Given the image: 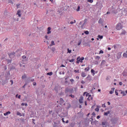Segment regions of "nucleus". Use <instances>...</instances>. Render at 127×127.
I'll return each instance as SVG.
<instances>
[{
	"label": "nucleus",
	"instance_id": "2",
	"mask_svg": "<svg viewBox=\"0 0 127 127\" xmlns=\"http://www.w3.org/2000/svg\"><path fill=\"white\" fill-rule=\"evenodd\" d=\"M122 28H123V27H122V24L121 23H118L116 25V29L117 30H121Z\"/></svg>",
	"mask_w": 127,
	"mask_h": 127
},
{
	"label": "nucleus",
	"instance_id": "38",
	"mask_svg": "<svg viewBox=\"0 0 127 127\" xmlns=\"http://www.w3.org/2000/svg\"><path fill=\"white\" fill-rule=\"evenodd\" d=\"M74 61H75V59H73L69 61V62H70L71 63H72V62H74Z\"/></svg>",
	"mask_w": 127,
	"mask_h": 127
},
{
	"label": "nucleus",
	"instance_id": "43",
	"mask_svg": "<svg viewBox=\"0 0 127 127\" xmlns=\"http://www.w3.org/2000/svg\"><path fill=\"white\" fill-rule=\"evenodd\" d=\"M87 1L88 2H90V3H92L93 2V0H87Z\"/></svg>",
	"mask_w": 127,
	"mask_h": 127
},
{
	"label": "nucleus",
	"instance_id": "20",
	"mask_svg": "<svg viewBox=\"0 0 127 127\" xmlns=\"http://www.w3.org/2000/svg\"><path fill=\"white\" fill-rule=\"evenodd\" d=\"M84 59H85L84 57H82L81 58H80V60H79L80 63H83V60H84Z\"/></svg>",
	"mask_w": 127,
	"mask_h": 127
},
{
	"label": "nucleus",
	"instance_id": "6",
	"mask_svg": "<svg viewBox=\"0 0 127 127\" xmlns=\"http://www.w3.org/2000/svg\"><path fill=\"white\" fill-rule=\"evenodd\" d=\"M51 27H49L47 29V34H50L51 33Z\"/></svg>",
	"mask_w": 127,
	"mask_h": 127
},
{
	"label": "nucleus",
	"instance_id": "4",
	"mask_svg": "<svg viewBox=\"0 0 127 127\" xmlns=\"http://www.w3.org/2000/svg\"><path fill=\"white\" fill-rule=\"evenodd\" d=\"M98 23H99V24H102L103 23H104V19L102 18L99 19L98 21Z\"/></svg>",
	"mask_w": 127,
	"mask_h": 127
},
{
	"label": "nucleus",
	"instance_id": "48",
	"mask_svg": "<svg viewBox=\"0 0 127 127\" xmlns=\"http://www.w3.org/2000/svg\"><path fill=\"white\" fill-rule=\"evenodd\" d=\"M8 63H11V60H7Z\"/></svg>",
	"mask_w": 127,
	"mask_h": 127
},
{
	"label": "nucleus",
	"instance_id": "10",
	"mask_svg": "<svg viewBox=\"0 0 127 127\" xmlns=\"http://www.w3.org/2000/svg\"><path fill=\"white\" fill-rule=\"evenodd\" d=\"M98 123V121L96 120H95L94 121H92L91 122V124L92 126H94V125H96Z\"/></svg>",
	"mask_w": 127,
	"mask_h": 127
},
{
	"label": "nucleus",
	"instance_id": "46",
	"mask_svg": "<svg viewBox=\"0 0 127 127\" xmlns=\"http://www.w3.org/2000/svg\"><path fill=\"white\" fill-rule=\"evenodd\" d=\"M101 58L100 57H99V56H96V60H99V59H100Z\"/></svg>",
	"mask_w": 127,
	"mask_h": 127
},
{
	"label": "nucleus",
	"instance_id": "61",
	"mask_svg": "<svg viewBox=\"0 0 127 127\" xmlns=\"http://www.w3.org/2000/svg\"><path fill=\"white\" fill-rule=\"evenodd\" d=\"M10 82L11 83V85L13 84V81L12 80H10Z\"/></svg>",
	"mask_w": 127,
	"mask_h": 127
},
{
	"label": "nucleus",
	"instance_id": "3",
	"mask_svg": "<svg viewBox=\"0 0 127 127\" xmlns=\"http://www.w3.org/2000/svg\"><path fill=\"white\" fill-rule=\"evenodd\" d=\"M122 12L123 15H127V8H123Z\"/></svg>",
	"mask_w": 127,
	"mask_h": 127
},
{
	"label": "nucleus",
	"instance_id": "52",
	"mask_svg": "<svg viewBox=\"0 0 127 127\" xmlns=\"http://www.w3.org/2000/svg\"><path fill=\"white\" fill-rule=\"evenodd\" d=\"M19 5H20V4H16V6H17V8H18L19 7Z\"/></svg>",
	"mask_w": 127,
	"mask_h": 127
},
{
	"label": "nucleus",
	"instance_id": "40",
	"mask_svg": "<svg viewBox=\"0 0 127 127\" xmlns=\"http://www.w3.org/2000/svg\"><path fill=\"white\" fill-rule=\"evenodd\" d=\"M103 53H104V51L100 50L99 52V54H103Z\"/></svg>",
	"mask_w": 127,
	"mask_h": 127
},
{
	"label": "nucleus",
	"instance_id": "7",
	"mask_svg": "<svg viewBox=\"0 0 127 127\" xmlns=\"http://www.w3.org/2000/svg\"><path fill=\"white\" fill-rule=\"evenodd\" d=\"M121 54L120 53L117 54V55H116V57H117L116 60H118L120 59L121 58Z\"/></svg>",
	"mask_w": 127,
	"mask_h": 127
},
{
	"label": "nucleus",
	"instance_id": "17",
	"mask_svg": "<svg viewBox=\"0 0 127 127\" xmlns=\"http://www.w3.org/2000/svg\"><path fill=\"white\" fill-rule=\"evenodd\" d=\"M53 127H62L60 125H58V124L55 123V126H54Z\"/></svg>",
	"mask_w": 127,
	"mask_h": 127
},
{
	"label": "nucleus",
	"instance_id": "32",
	"mask_svg": "<svg viewBox=\"0 0 127 127\" xmlns=\"http://www.w3.org/2000/svg\"><path fill=\"white\" fill-rule=\"evenodd\" d=\"M115 94L116 96H119V93H118V90H115Z\"/></svg>",
	"mask_w": 127,
	"mask_h": 127
},
{
	"label": "nucleus",
	"instance_id": "18",
	"mask_svg": "<svg viewBox=\"0 0 127 127\" xmlns=\"http://www.w3.org/2000/svg\"><path fill=\"white\" fill-rule=\"evenodd\" d=\"M81 76L84 78L85 77H86V73H85V72H82L81 73Z\"/></svg>",
	"mask_w": 127,
	"mask_h": 127
},
{
	"label": "nucleus",
	"instance_id": "25",
	"mask_svg": "<svg viewBox=\"0 0 127 127\" xmlns=\"http://www.w3.org/2000/svg\"><path fill=\"white\" fill-rule=\"evenodd\" d=\"M51 50H52V51H53V52H55V51L56 50V49H55V47H52V48H51Z\"/></svg>",
	"mask_w": 127,
	"mask_h": 127
},
{
	"label": "nucleus",
	"instance_id": "62",
	"mask_svg": "<svg viewBox=\"0 0 127 127\" xmlns=\"http://www.w3.org/2000/svg\"><path fill=\"white\" fill-rule=\"evenodd\" d=\"M22 58L23 59H25V58H26V57L25 56H23Z\"/></svg>",
	"mask_w": 127,
	"mask_h": 127
},
{
	"label": "nucleus",
	"instance_id": "9",
	"mask_svg": "<svg viewBox=\"0 0 127 127\" xmlns=\"http://www.w3.org/2000/svg\"><path fill=\"white\" fill-rule=\"evenodd\" d=\"M127 32L125 30H123L122 32L121 33L120 35H126Z\"/></svg>",
	"mask_w": 127,
	"mask_h": 127
},
{
	"label": "nucleus",
	"instance_id": "47",
	"mask_svg": "<svg viewBox=\"0 0 127 127\" xmlns=\"http://www.w3.org/2000/svg\"><path fill=\"white\" fill-rule=\"evenodd\" d=\"M25 78H26V75H23L22 76V79H25Z\"/></svg>",
	"mask_w": 127,
	"mask_h": 127
},
{
	"label": "nucleus",
	"instance_id": "37",
	"mask_svg": "<svg viewBox=\"0 0 127 127\" xmlns=\"http://www.w3.org/2000/svg\"><path fill=\"white\" fill-rule=\"evenodd\" d=\"M76 11H80V6H78Z\"/></svg>",
	"mask_w": 127,
	"mask_h": 127
},
{
	"label": "nucleus",
	"instance_id": "44",
	"mask_svg": "<svg viewBox=\"0 0 127 127\" xmlns=\"http://www.w3.org/2000/svg\"><path fill=\"white\" fill-rule=\"evenodd\" d=\"M15 67L14 66H12L10 68V70H15Z\"/></svg>",
	"mask_w": 127,
	"mask_h": 127
},
{
	"label": "nucleus",
	"instance_id": "28",
	"mask_svg": "<svg viewBox=\"0 0 127 127\" xmlns=\"http://www.w3.org/2000/svg\"><path fill=\"white\" fill-rule=\"evenodd\" d=\"M81 42H82V40H80L78 41V46L81 45Z\"/></svg>",
	"mask_w": 127,
	"mask_h": 127
},
{
	"label": "nucleus",
	"instance_id": "27",
	"mask_svg": "<svg viewBox=\"0 0 127 127\" xmlns=\"http://www.w3.org/2000/svg\"><path fill=\"white\" fill-rule=\"evenodd\" d=\"M98 38H100V39H103V36H101L100 35H98Z\"/></svg>",
	"mask_w": 127,
	"mask_h": 127
},
{
	"label": "nucleus",
	"instance_id": "14",
	"mask_svg": "<svg viewBox=\"0 0 127 127\" xmlns=\"http://www.w3.org/2000/svg\"><path fill=\"white\" fill-rule=\"evenodd\" d=\"M8 115H10V111H8L5 113H4V116H8Z\"/></svg>",
	"mask_w": 127,
	"mask_h": 127
},
{
	"label": "nucleus",
	"instance_id": "23",
	"mask_svg": "<svg viewBox=\"0 0 127 127\" xmlns=\"http://www.w3.org/2000/svg\"><path fill=\"white\" fill-rule=\"evenodd\" d=\"M123 57H124L125 58H127V54L126 53H124Z\"/></svg>",
	"mask_w": 127,
	"mask_h": 127
},
{
	"label": "nucleus",
	"instance_id": "55",
	"mask_svg": "<svg viewBox=\"0 0 127 127\" xmlns=\"http://www.w3.org/2000/svg\"><path fill=\"white\" fill-rule=\"evenodd\" d=\"M69 97H72V98H74V95H72V94L69 95Z\"/></svg>",
	"mask_w": 127,
	"mask_h": 127
},
{
	"label": "nucleus",
	"instance_id": "39",
	"mask_svg": "<svg viewBox=\"0 0 127 127\" xmlns=\"http://www.w3.org/2000/svg\"><path fill=\"white\" fill-rule=\"evenodd\" d=\"M21 11L20 10H18V11H17V15L20 14Z\"/></svg>",
	"mask_w": 127,
	"mask_h": 127
},
{
	"label": "nucleus",
	"instance_id": "64",
	"mask_svg": "<svg viewBox=\"0 0 127 127\" xmlns=\"http://www.w3.org/2000/svg\"><path fill=\"white\" fill-rule=\"evenodd\" d=\"M27 84L25 83L24 85L23 86V88H25V86H26Z\"/></svg>",
	"mask_w": 127,
	"mask_h": 127
},
{
	"label": "nucleus",
	"instance_id": "41",
	"mask_svg": "<svg viewBox=\"0 0 127 127\" xmlns=\"http://www.w3.org/2000/svg\"><path fill=\"white\" fill-rule=\"evenodd\" d=\"M70 81L71 84H73V83H74V80L73 79H70Z\"/></svg>",
	"mask_w": 127,
	"mask_h": 127
},
{
	"label": "nucleus",
	"instance_id": "16",
	"mask_svg": "<svg viewBox=\"0 0 127 127\" xmlns=\"http://www.w3.org/2000/svg\"><path fill=\"white\" fill-rule=\"evenodd\" d=\"M90 98L91 100H93V98L92 97V95H88V98H87V100L88 101H90Z\"/></svg>",
	"mask_w": 127,
	"mask_h": 127
},
{
	"label": "nucleus",
	"instance_id": "63",
	"mask_svg": "<svg viewBox=\"0 0 127 127\" xmlns=\"http://www.w3.org/2000/svg\"><path fill=\"white\" fill-rule=\"evenodd\" d=\"M119 85H120V86H122V85H123V82H120L119 83Z\"/></svg>",
	"mask_w": 127,
	"mask_h": 127
},
{
	"label": "nucleus",
	"instance_id": "31",
	"mask_svg": "<svg viewBox=\"0 0 127 127\" xmlns=\"http://www.w3.org/2000/svg\"><path fill=\"white\" fill-rule=\"evenodd\" d=\"M84 45H86V46H90V45L88 43H85Z\"/></svg>",
	"mask_w": 127,
	"mask_h": 127
},
{
	"label": "nucleus",
	"instance_id": "5",
	"mask_svg": "<svg viewBox=\"0 0 127 127\" xmlns=\"http://www.w3.org/2000/svg\"><path fill=\"white\" fill-rule=\"evenodd\" d=\"M15 55V53L13 52V53H10L9 54V56L10 58L14 57Z\"/></svg>",
	"mask_w": 127,
	"mask_h": 127
},
{
	"label": "nucleus",
	"instance_id": "29",
	"mask_svg": "<svg viewBox=\"0 0 127 127\" xmlns=\"http://www.w3.org/2000/svg\"><path fill=\"white\" fill-rule=\"evenodd\" d=\"M84 33H85V34H86V35H88V34H89V31H85L84 32Z\"/></svg>",
	"mask_w": 127,
	"mask_h": 127
},
{
	"label": "nucleus",
	"instance_id": "12",
	"mask_svg": "<svg viewBox=\"0 0 127 127\" xmlns=\"http://www.w3.org/2000/svg\"><path fill=\"white\" fill-rule=\"evenodd\" d=\"M102 126H103V127H107V122H102Z\"/></svg>",
	"mask_w": 127,
	"mask_h": 127
},
{
	"label": "nucleus",
	"instance_id": "49",
	"mask_svg": "<svg viewBox=\"0 0 127 127\" xmlns=\"http://www.w3.org/2000/svg\"><path fill=\"white\" fill-rule=\"evenodd\" d=\"M90 122H93V116L91 117V118L90 119Z\"/></svg>",
	"mask_w": 127,
	"mask_h": 127
},
{
	"label": "nucleus",
	"instance_id": "58",
	"mask_svg": "<svg viewBox=\"0 0 127 127\" xmlns=\"http://www.w3.org/2000/svg\"><path fill=\"white\" fill-rule=\"evenodd\" d=\"M102 107L103 108H106V105L105 104L102 105Z\"/></svg>",
	"mask_w": 127,
	"mask_h": 127
},
{
	"label": "nucleus",
	"instance_id": "57",
	"mask_svg": "<svg viewBox=\"0 0 127 127\" xmlns=\"http://www.w3.org/2000/svg\"><path fill=\"white\" fill-rule=\"evenodd\" d=\"M85 83H86V82L84 81V80L81 81V84H85Z\"/></svg>",
	"mask_w": 127,
	"mask_h": 127
},
{
	"label": "nucleus",
	"instance_id": "34",
	"mask_svg": "<svg viewBox=\"0 0 127 127\" xmlns=\"http://www.w3.org/2000/svg\"><path fill=\"white\" fill-rule=\"evenodd\" d=\"M86 79H87V80H90L91 76H90V75H88V76L86 77Z\"/></svg>",
	"mask_w": 127,
	"mask_h": 127
},
{
	"label": "nucleus",
	"instance_id": "59",
	"mask_svg": "<svg viewBox=\"0 0 127 127\" xmlns=\"http://www.w3.org/2000/svg\"><path fill=\"white\" fill-rule=\"evenodd\" d=\"M84 25H85V23L82 24V25H81V28H83Z\"/></svg>",
	"mask_w": 127,
	"mask_h": 127
},
{
	"label": "nucleus",
	"instance_id": "22",
	"mask_svg": "<svg viewBox=\"0 0 127 127\" xmlns=\"http://www.w3.org/2000/svg\"><path fill=\"white\" fill-rule=\"evenodd\" d=\"M47 75H48L49 76H51V75H53V72H48L47 73Z\"/></svg>",
	"mask_w": 127,
	"mask_h": 127
},
{
	"label": "nucleus",
	"instance_id": "60",
	"mask_svg": "<svg viewBox=\"0 0 127 127\" xmlns=\"http://www.w3.org/2000/svg\"><path fill=\"white\" fill-rule=\"evenodd\" d=\"M92 116H94V117L96 116V114H95V112L92 113Z\"/></svg>",
	"mask_w": 127,
	"mask_h": 127
},
{
	"label": "nucleus",
	"instance_id": "11",
	"mask_svg": "<svg viewBox=\"0 0 127 127\" xmlns=\"http://www.w3.org/2000/svg\"><path fill=\"white\" fill-rule=\"evenodd\" d=\"M119 92H120L121 94H123V96H125L126 95V93H125V91H123V90H119Z\"/></svg>",
	"mask_w": 127,
	"mask_h": 127
},
{
	"label": "nucleus",
	"instance_id": "8",
	"mask_svg": "<svg viewBox=\"0 0 127 127\" xmlns=\"http://www.w3.org/2000/svg\"><path fill=\"white\" fill-rule=\"evenodd\" d=\"M83 100H84V97H83V96H81L80 97V99H79V102L80 104L83 103Z\"/></svg>",
	"mask_w": 127,
	"mask_h": 127
},
{
	"label": "nucleus",
	"instance_id": "45",
	"mask_svg": "<svg viewBox=\"0 0 127 127\" xmlns=\"http://www.w3.org/2000/svg\"><path fill=\"white\" fill-rule=\"evenodd\" d=\"M95 111H96V112H99V111H100V109L98 108H96L95 109Z\"/></svg>",
	"mask_w": 127,
	"mask_h": 127
},
{
	"label": "nucleus",
	"instance_id": "13",
	"mask_svg": "<svg viewBox=\"0 0 127 127\" xmlns=\"http://www.w3.org/2000/svg\"><path fill=\"white\" fill-rule=\"evenodd\" d=\"M105 64H106V61L103 60L102 61V62H101V64H100V66H103V65H105Z\"/></svg>",
	"mask_w": 127,
	"mask_h": 127
},
{
	"label": "nucleus",
	"instance_id": "51",
	"mask_svg": "<svg viewBox=\"0 0 127 127\" xmlns=\"http://www.w3.org/2000/svg\"><path fill=\"white\" fill-rule=\"evenodd\" d=\"M81 60V58H80V57H78L77 58V61H80L79 60Z\"/></svg>",
	"mask_w": 127,
	"mask_h": 127
},
{
	"label": "nucleus",
	"instance_id": "24",
	"mask_svg": "<svg viewBox=\"0 0 127 127\" xmlns=\"http://www.w3.org/2000/svg\"><path fill=\"white\" fill-rule=\"evenodd\" d=\"M8 3H11L12 4H13V2L12 0H8Z\"/></svg>",
	"mask_w": 127,
	"mask_h": 127
},
{
	"label": "nucleus",
	"instance_id": "30",
	"mask_svg": "<svg viewBox=\"0 0 127 127\" xmlns=\"http://www.w3.org/2000/svg\"><path fill=\"white\" fill-rule=\"evenodd\" d=\"M88 21V19L86 18L84 19V22L83 23H84V24H86V23H87Z\"/></svg>",
	"mask_w": 127,
	"mask_h": 127
},
{
	"label": "nucleus",
	"instance_id": "53",
	"mask_svg": "<svg viewBox=\"0 0 127 127\" xmlns=\"http://www.w3.org/2000/svg\"><path fill=\"white\" fill-rule=\"evenodd\" d=\"M113 93H114V91L111 90L110 91V94H111V95H112V94H113Z\"/></svg>",
	"mask_w": 127,
	"mask_h": 127
},
{
	"label": "nucleus",
	"instance_id": "35",
	"mask_svg": "<svg viewBox=\"0 0 127 127\" xmlns=\"http://www.w3.org/2000/svg\"><path fill=\"white\" fill-rule=\"evenodd\" d=\"M85 71H89L90 70V67H86L84 69Z\"/></svg>",
	"mask_w": 127,
	"mask_h": 127
},
{
	"label": "nucleus",
	"instance_id": "26",
	"mask_svg": "<svg viewBox=\"0 0 127 127\" xmlns=\"http://www.w3.org/2000/svg\"><path fill=\"white\" fill-rule=\"evenodd\" d=\"M60 102L61 103V104H63V103H64V100H63V98L60 99Z\"/></svg>",
	"mask_w": 127,
	"mask_h": 127
},
{
	"label": "nucleus",
	"instance_id": "50",
	"mask_svg": "<svg viewBox=\"0 0 127 127\" xmlns=\"http://www.w3.org/2000/svg\"><path fill=\"white\" fill-rule=\"evenodd\" d=\"M72 58H73L72 59H74L75 60V59H76V55L73 56Z\"/></svg>",
	"mask_w": 127,
	"mask_h": 127
},
{
	"label": "nucleus",
	"instance_id": "54",
	"mask_svg": "<svg viewBox=\"0 0 127 127\" xmlns=\"http://www.w3.org/2000/svg\"><path fill=\"white\" fill-rule=\"evenodd\" d=\"M33 86H36V82H34L33 83Z\"/></svg>",
	"mask_w": 127,
	"mask_h": 127
},
{
	"label": "nucleus",
	"instance_id": "56",
	"mask_svg": "<svg viewBox=\"0 0 127 127\" xmlns=\"http://www.w3.org/2000/svg\"><path fill=\"white\" fill-rule=\"evenodd\" d=\"M62 120L63 123L65 124V121H64V118H62Z\"/></svg>",
	"mask_w": 127,
	"mask_h": 127
},
{
	"label": "nucleus",
	"instance_id": "1",
	"mask_svg": "<svg viewBox=\"0 0 127 127\" xmlns=\"http://www.w3.org/2000/svg\"><path fill=\"white\" fill-rule=\"evenodd\" d=\"M65 94H68V93H70L71 94L72 93H73L74 92V90H73V89H69L68 88H65Z\"/></svg>",
	"mask_w": 127,
	"mask_h": 127
},
{
	"label": "nucleus",
	"instance_id": "19",
	"mask_svg": "<svg viewBox=\"0 0 127 127\" xmlns=\"http://www.w3.org/2000/svg\"><path fill=\"white\" fill-rule=\"evenodd\" d=\"M53 45H55V43L54 41H51V44L50 45V46H53Z\"/></svg>",
	"mask_w": 127,
	"mask_h": 127
},
{
	"label": "nucleus",
	"instance_id": "33",
	"mask_svg": "<svg viewBox=\"0 0 127 127\" xmlns=\"http://www.w3.org/2000/svg\"><path fill=\"white\" fill-rule=\"evenodd\" d=\"M21 106H25V107H27V104L26 103H22Z\"/></svg>",
	"mask_w": 127,
	"mask_h": 127
},
{
	"label": "nucleus",
	"instance_id": "36",
	"mask_svg": "<svg viewBox=\"0 0 127 127\" xmlns=\"http://www.w3.org/2000/svg\"><path fill=\"white\" fill-rule=\"evenodd\" d=\"M91 72L93 73V75H95V70L93 69H91Z\"/></svg>",
	"mask_w": 127,
	"mask_h": 127
},
{
	"label": "nucleus",
	"instance_id": "15",
	"mask_svg": "<svg viewBox=\"0 0 127 127\" xmlns=\"http://www.w3.org/2000/svg\"><path fill=\"white\" fill-rule=\"evenodd\" d=\"M111 113V111H108L107 112H105L104 113V116H108V115H109V114H110Z\"/></svg>",
	"mask_w": 127,
	"mask_h": 127
},
{
	"label": "nucleus",
	"instance_id": "42",
	"mask_svg": "<svg viewBox=\"0 0 127 127\" xmlns=\"http://www.w3.org/2000/svg\"><path fill=\"white\" fill-rule=\"evenodd\" d=\"M67 52L68 53H71V52H72V51L71 50H69V49H67Z\"/></svg>",
	"mask_w": 127,
	"mask_h": 127
},
{
	"label": "nucleus",
	"instance_id": "21",
	"mask_svg": "<svg viewBox=\"0 0 127 127\" xmlns=\"http://www.w3.org/2000/svg\"><path fill=\"white\" fill-rule=\"evenodd\" d=\"M17 116H19L20 117H22V115L19 112H17Z\"/></svg>",
	"mask_w": 127,
	"mask_h": 127
}]
</instances>
